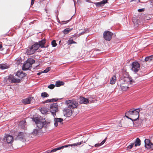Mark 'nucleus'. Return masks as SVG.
Masks as SVG:
<instances>
[{"label":"nucleus","mask_w":153,"mask_h":153,"mask_svg":"<svg viewBox=\"0 0 153 153\" xmlns=\"http://www.w3.org/2000/svg\"><path fill=\"white\" fill-rule=\"evenodd\" d=\"M140 111V108L136 109H131L125 113V117L132 120V121H136L139 119Z\"/></svg>","instance_id":"obj_1"},{"label":"nucleus","mask_w":153,"mask_h":153,"mask_svg":"<svg viewBox=\"0 0 153 153\" xmlns=\"http://www.w3.org/2000/svg\"><path fill=\"white\" fill-rule=\"evenodd\" d=\"M33 120L36 123L37 127L40 129L42 128L43 127H46L48 124L45 119H40L38 117H36L34 118Z\"/></svg>","instance_id":"obj_2"},{"label":"nucleus","mask_w":153,"mask_h":153,"mask_svg":"<svg viewBox=\"0 0 153 153\" xmlns=\"http://www.w3.org/2000/svg\"><path fill=\"white\" fill-rule=\"evenodd\" d=\"M35 61L31 58H28L25 63L22 67V69L24 71L29 70L30 68H31L32 65L34 63Z\"/></svg>","instance_id":"obj_3"},{"label":"nucleus","mask_w":153,"mask_h":153,"mask_svg":"<svg viewBox=\"0 0 153 153\" xmlns=\"http://www.w3.org/2000/svg\"><path fill=\"white\" fill-rule=\"evenodd\" d=\"M68 108L70 109L76 108L78 105V103L75 100H68L65 101Z\"/></svg>","instance_id":"obj_4"},{"label":"nucleus","mask_w":153,"mask_h":153,"mask_svg":"<svg viewBox=\"0 0 153 153\" xmlns=\"http://www.w3.org/2000/svg\"><path fill=\"white\" fill-rule=\"evenodd\" d=\"M58 105L56 103H53L50 105V110L54 117L56 116V112L58 111Z\"/></svg>","instance_id":"obj_5"},{"label":"nucleus","mask_w":153,"mask_h":153,"mask_svg":"<svg viewBox=\"0 0 153 153\" xmlns=\"http://www.w3.org/2000/svg\"><path fill=\"white\" fill-rule=\"evenodd\" d=\"M140 69V65L137 62H134L131 64V69L134 72L136 73Z\"/></svg>","instance_id":"obj_6"},{"label":"nucleus","mask_w":153,"mask_h":153,"mask_svg":"<svg viewBox=\"0 0 153 153\" xmlns=\"http://www.w3.org/2000/svg\"><path fill=\"white\" fill-rule=\"evenodd\" d=\"M113 35V33H112L108 31H105L103 33V38L106 40L110 41Z\"/></svg>","instance_id":"obj_7"},{"label":"nucleus","mask_w":153,"mask_h":153,"mask_svg":"<svg viewBox=\"0 0 153 153\" xmlns=\"http://www.w3.org/2000/svg\"><path fill=\"white\" fill-rule=\"evenodd\" d=\"M69 108L68 107L65 108L63 110L64 116L66 117H70L72 114V110Z\"/></svg>","instance_id":"obj_8"},{"label":"nucleus","mask_w":153,"mask_h":153,"mask_svg":"<svg viewBox=\"0 0 153 153\" xmlns=\"http://www.w3.org/2000/svg\"><path fill=\"white\" fill-rule=\"evenodd\" d=\"M25 134L22 132H20L17 135L16 137V139L22 140L25 138Z\"/></svg>","instance_id":"obj_9"},{"label":"nucleus","mask_w":153,"mask_h":153,"mask_svg":"<svg viewBox=\"0 0 153 153\" xmlns=\"http://www.w3.org/2000/svg\"><path fill=\"white\" fill-rule=\"evenodd\" d=\"M4 140H6L8 143H11L13 141V137L9 134H7L4 137Z\"/></svg>","instance_id":"obj_10"},{"label":"nucleus","mask_w":153,"mask_h":153,"mask_svg":"<svg viewBox=\"0 0 153 153\" xmlns=\"http://www.w3.org/2000/svg\"><path fill=\"white\" fill-rule=\"evenodd\" d=\"M46 40L44 39L42 40L39 41L38 44L39 45V47H41L42 48H47L48 47V45H47L46 46H44V45L45 44L46 42Z\"/></svg>","instance_id":"obj_11"},{"label":"nucleus","mask_w":153,"mask_h":153,"mask_svg":"<svg viewBox=\"0 0 153 153\" xmlns=\"http://www.w3.org/2000/svg\"><path fill=\"white\" fill-rule=\"evenodd\" d=\"M63 120L62 118H55L54 119V124L55 126H57L58 125V123H61Z\"/></svg>","instance_id":"obj_12"},{"label":"nucleus","mask_w":153,"mask_h":153,"mask_svg":"<svg viewBox=\"0 0 153 153\" xmlns=\"http://www.w3.org/2000/svg\"><path fill=\"white\" fill-rule=\"evenodd\" d=\"M107 3V0H103L100 2L94 3V4L96 5L97 7H99L100 6H103L105 3Z\"/></svg>","instance_id":"obj_13"},{"label":"nucleus","mask_w":153,"mask_h":153,"mask_svg":"<svg viewBox=\"0 0 153 153\" xmlns=\"http://www.w3.org/2000/svg\"><path fill=\"white\" fill-rule=\"evenodd\" d=\"M79 100V103L81 104H87L88 102V100L83 97H80Z\"/></svg>","instance_id":"obj_14"},{"label":"nucleus","mask_w":153,"mask_h":153,"mask_svg":"<svg viewBox=\"0 0 153 153\" xmlns=\"http://www.w3.org/2000/svg\"><path fill=\"white\" fill-rule=\"evenodd\" d=\"M124 80L125 83H126L128 84H131L132 83V79L129 77H125L124 78Z\"/></svg>","instance_id":"obj_15"},{"label":"nucleus","mask_w":153,"mask_h":153,"mask_svg":"<svg viewBox=\"0 0 153 153\" xmlns=\"http://www.w3.org/2000/svg\"><path fill=\"white\" fill-rule=\"evenodd\" d=\"M34 51L33 50V48L31 46L29 48H28L27 50L26 53L28 55H31L35 53Z\"/></svg>","instance_id":"obj_16"},{"label":"nucleus","mask_w":153,"mask_h":153,"mask_svg":"<svg viewBox=\"0 0 153 153\" xmlns=\"http://www.w3.org/2000/svg\"><path fill=\"white\" fill-rule=\"evenodd\" d=\"M13 77V75L10 74L4 78V81L7 83L8 82L11 83V80L12 79Z\"/></svg>","instance_id":"obj_17"},{"label":"nucleus","mask_w":153,"mask_h":153,"mask_svg":"<svg viewBox=\"0 0 153 153\" xmlns=\"http://www.w3.org/2000/svg\"><path fill=\"white\" fill-rule=\"evenodd\" d=\"M16 76L22 79L26 76V74L23 73L22 72L18 71L16 73Z\"/></svg>","instance_id":"obj_18"},{"label":"nucleus","mask_w":153,"mask_h":153,"mask_svg":"<svg viewBox=\"0 0 153 153\" xmlns=\"http://www.w3.org/2000/svg\"><path fill=\"white\" fill-rule=\"evenodd\" d=\"M35 52L39 48V45L38 43L36 42L35 44L31 46Z\"/></svg>","instance_id":"obj_19"},{"label":"nucleus","mask_w":153,"mask_h":153,"mask_svg":"<svg viewBox=\"0 0 153 153\" xmlns=\"http://www.w3.org/2000/svg\"><path fill=\"white\" fill-rule=\"evenodd\" d=\"M31 100V98H28L23 100L22 101L24 104H27L30 103Z\"/></svg>","instance_id":"obj_20"},{"label":"nucleus","mask_w":153,"mask_h":153,"mask_svg":"<svg viewBox=\"0 0 153 153\" xmlns=\"http://www.w3.org/2000/svg\"><path fill=\"white\" fill-rule=\"evenodd\" d=\"M151 143L150 142V140L148 139H146L145 140V146L146 148H148Z\"/></svg>","instance_id":"obj_21"},{"label":"nucleus","mask_w":153,"mask_h":153,"mask_svg":"<svg viewBox=\"0 0 153 153\" xmlns=\"http://www.w3.org/2000/svg\"><path fill=\"white\" fill-rule=\"evenodd\" d=\"M9 66L8 65L4 64H0V68L2 69H5L8 68Z\"/></svg>","instance_id":"obj_22"},{"label":"nucleus","mask_w":153,"mask_h":153,"mask_svg":"<svg viewBox=\"0 0 153 153\" xmlns=\"http://www.w3.org/2000/svg\"><path fill=\"white\" fill-rule=\"evenodd\" d=\"M68 45H69L72 44H76L77 42L73 41L72 38H70L67 42Z\"/></svg>","instance_id":"obj_23"},{"label":"nucleus","mask_w":153,"mask_h":153,"mask_svg":"<svg viewBox=\"0 0 153 153\" xmlns=\"http://www.w3.org/2000/svg\"><path fill=\"white\" fill-rule=\"evenodd\" d=\"M40 111L42 114H45L47 113L48 110L46 108L43 107L41 108Z\"/></svg>","instance_id":"obj_24"},{"label":"nucleus","mask_w":153,"mask_h":153,"mask_svg":"<svg viewBox=\"0 0 153 153\" xmlns=\"http://www.w3.org/2000/svg\"><path fill=\"white\" fill-rule=\"evenodd\" d=\"M120 87L121 90L123 91H125L127 90L129 87L128 86L126 85L125 84L121 85Z\"/></svg>","instance_id":"obj_25"},{"label":"nucleus","mask_w":153,"mask_h":153,"mask_svg":"<svg viewBox=\"0 0 153 153\" xmlns=\"http://www.w3.org/2000/svg\"><path fill=\"white\" fill-rule=\"evenodd\" d=\"M58 100L57 98H53L52 99H49L46 100L45 103L51 102H56Z\"/></svg>","instance_id":"obj_26"},{"label":"nucleus","mask_w":153,"mask_h":153,"mask_svg":"<svg viewBox=\"0 0 153 153\" xmlns=\"http://www.w3.org/2000/svg\"><path fill=\"white\" fill-rule=\"evenodd\" d=\"M116 77L115 76H113L110 80V83L111 84H114L116 82Z\"/></svg>","instance_id":"obj_27"},{"label":"nucleus","mask_w":153,"mask_h":153,"mask_svg":"<svg viewBox=\"0 0 153 153\" xmlns=\"http://www.w3.org/2000/svg\"><path fill=\"white\" fill-rule=\"evenodd\" d=\"M20 80L19 79H16L14 78L13 76L12 79L11 80V83H16V82L19 83L20 82Z\"/></svg>","instance_id":"obj_28"},{"label":"nucleus","mask_w":153,"mask_h":153,"mask_svg":"<svg viewBox=\"0 0 153 153\" xmlns=\"http://www.w3.org/2000/svg\"><path fill=\"white\" fill-rule=\"evenodd\" d=\"M153 59V55L148 56L145 58V60L146 62L150 61Z\"/></svg>","instance_id":"obj_29"},{"label":"nucleus","mask_w":153,"mask_h":153,"mask_svg":"<svg viewBox=\"0 0 153 153\" xmlns=\"http://www.w3.org/2000/svg\"><path fill=\"white\" fill-rule=\"evenodd\" d=\"M72 29L70 28H67L65 29L63 31V32L64 34H66L68 33L72 30Z\"/></svg>","instance_id":"obj_30"},{"label":"nucleus","mask_w":153,"mask_h":153,"mask_svg":"<svg viewBox=\"0 0 153 153\" xmlns=\"http://www.w3.org/2000/svg\"><path fill=\"white\" fill-rule=\"evenodd\" d=\"M64 84V82H63L58 81L56 83V86L57 87H59L61 85H63Z\"/></svg>","instance_id":"obj_31"},{"label":"nucleus","mask_w":153,"mask_h":153,"mask_svg":"<svg viewBox=\"0 0 153 153\" xmlns=\"http://www.w3.org/2000/svg\"><path fill=\"white\" fill-rule=\"evenodd\" d=\"M135 146H139L140 145V140L138 138H137L135 142Z\"/></svg>","instance_id":"obj_32"},{"label":"nucleus","mask_w":153,"mask_h":153,"mask_svg":"<svg viewBox=\"0 0 153 153\" xmlns=\"http://www.w3.org/2000/svg\"><path fill=\"white\" fill-rule=\"evenodd\" d=\"M41 96L42 97H47L49 96V95L47 94V92H44L41 94Z\"/></svg>","instance_id":"obj_33"},{"label":"nucleus","mask_w":153,"mask_h":153,"mask_svg":"<svg viewBox=\"0 0 153 153\" xmlns=\"http://www.w3.org/2000/svg\"><path fill=\"white\" fill-rule=\"evenodd\" d=\"M132 22L134 25H137L139 22V20L135 18H133L132 19Z\"/></svg>","instance_id":"obj_34"},{"label":"nucleus","mask_w":153,"mask_h":153,"mask_svg":"<svg viewBox=\"0 0 153 153\" xmlns=\"http://www.w3.org/2000/svg\"><path fill=\"white\" fill-rule=\"evenodd\" d=\"M73 146H74L73 144H68V145H65L64 146H62L61 147H60V148H61V149H63L65 148L68 147L69 146L72 147Z\"/></svg>","instance_id":"obj_35"},{"label":"nucleus","mask_w":153,"mask_h":153,"mask_svg":"<svg viewBox=\"0 0 153 153\" xmlns=\"http://www.w3.org/2000/svg\"><path fill=\"white\" fill-rule=\"evenodd\" d=\"M85 142H84L83 141H81V142H79L78 143H75L73 144L74 146H77L78 145H80L82 143H85Z\"/></svg>","instance_id":"obj_36"},{"label":"nucleus","mask_w":153,"mask_h":153,"mask_svg":"<svg viewBox=\"0 0 153 153\" xmlns=\"http://www.w3.org/2000/svg\"><path fill=\"white\" fill-rule=\"evenodd\" d=\"M88 31H89V30L88 29H85V30H84L81 33H79V35H82L85 33H87L88 32Z\"/></svg>","instance_id":"obj_37"},{"label":"nucleus","mask_w":153,"mask_h":153,"mask_svg":"<svg viewBox=\"0 0 153 153\" xmlns=\"http://www.w3.org/2000/svg\"><path fill=\"white\" fill-rule=\"evenodd\" d=\"M38 133V130L37 129H34L32 133V134L34 135H37Z\"/></svg>","instance_id":"obj_38"},{"label":"nucleus","mask_w":153,"mask_h":153,"mask_svg":"<svg viewBox=\"0 0 153 153\" xmlns=\"http://www.w3.org/2000/svg\"><path fill=\"white\" fill-rule=\"evenodd\" d=\"M51 45L53 47H55L56 46L57 44L56 43V41L55 40H53L52 41Z\"/></svg>","instance_id":"obj_39"},{"label":"nucleus","mask_w":153,"mask_h":153,"mask_svg":"<svg viewBox=\"0 0 153 153\" xmlns=\"http://www.w3.org/2000/svg\"><path fill=\"white\" fill-rule=\"evenodd\" d=\"M134 145V143H131V144L129 146H128L127 147V149H131L133 146Z\"/></svg>","instance_id":"obj_40"},{"label":"nucleus","mask_w":153,"mask_h":153,"mask_svg":"<svg viewBox=\"0 0 153 153\" xmlns=\"http://www.w3.org/2000/svg\"><path fill=\"white\" fill-rule=\"evenodd\" d=\"M60 149H61V148H60V147H58L57 148H55L51 150V152H53L56 151L57 150H59Z\"/></svg>","instance_id":"obj_41"},{"label":"nucleus","mask_w":153,"mask_h":153,"mask_svg":"<svg viewBox=\"0 0 153 153\" xmlns=\"http://www.w3.org/2000/svg\"><path fill=\"white\" fill-rule=\"evenodd\" d=\"M50 69L51 68L50 67H48L45 70L42 71L43 73H46L48 72Z\"/></svg>","instance_id":"obj_42"},{"label":"nucleus","mask_w":153,"mask_h":153,"mask_svg":"<svg viewBox=\"0 0 153 153\" xmlns=\"http://www.w3.org/2000/svg\"><path fill=\"white\" fill-rule=\"evenodd\" d=\"M55 87V85H54L53 84H51V85H49L48 86V88H50V89H53Z\"/></svg>","instance_id":"obj_43"},{"label":"nucleus","mask_w":153,"mask_h":153,"mask_svg":"<svg viewBox=\"0 0 153 153\" xmlns=\"http://www.w3.org/2000/svg\"><path fill=\"white\" fill-rule=\"evenodd\" d=\"M107 139V137L105 138V139L103 140L100 143V145L101 146L105 142L106 140Z\"/></svg>","instance_id":"obj_44"},{"label":"nucleus","mask_w":153,"mask_h":153,"mask_svg":"<svg viewBox=\"0 0 153 153\" xmlns=\"http://www.w3.org/2000/svg\"><path fill=\"white\" fill-rule=\"evenodd\" d=\"M149 147L148 148H150L152 149H153V144L151 143Z\"/></svg>","instance_id":"obj_45"},{"label":"nucleus","mask_w":153,"mask_h":153,"mask_svg":"<svg viewBox=\"0 0 153 153\" xmlns=\"http://www.w3.org/2000/svg\"><path fill=\"white\" fill-rule=\"evenodd\" d=\"M144 10V9H139L138 10V11L139 12H142Z\"/></svg>","instance_id":"obj_46"},{"label":"nucleus","mask_w":153,"mask_h":153,"mask_svg":"<svg viewBox=\"0 0 153 153\" xmlns=\"http://www.w3.org/2000/svg\"><path fill=\"white\" fill-rule=\"evenodd\" d=\"M101 145H100V143H97V144H95V145H94V146L95 147H97V146H101Z\"/></svg>","instance_id":"obj_47"},{"label":"nucleus","mask_w":153,"mask_h":153,"mask_svg":"<svg viewBox=\"0 0 153 153\" xmlns=\"http://www.w3.org/2000/svg\"><path fill=\"white\" fill-rule=\"evenodd\" d=\"M35 0H31V6L33 5L34 4V2Z\"/></svg>","instance_id":"obj_48"},{"label":"nucleus","mask_w":153,"mask_h":153,"mask_svg":"<svg viewBox=\"0 0 153 153\" xmlns=\"http://www.w3.org/2000/svg\"><path fill=\"white\" fill-rule=\"evenodd\" d=\"M43 71L42 72H39L37 74L38 75H40L42 73H43Z\"/></svg>","instance_id":"obj_49"},{"label":"nucleus","mask_w":153,"mask_h":153,"mask_svg":"<svg viewBox=\"0 0 153 153\" xmlns=\"http://www.w3.org/2000/svg\"><path fill=\"white\" fill-rule=\"evenodd\" d=\"M86 1L88 2L91 3H93V2L91 1L90 0H87Z\"/></svg>","instance_id":"obj_50"},{"label":"nucleus","mask_w":153,"mask_h":153,"mask_svg":"<svg viewBox=\"0 0 153 153\" xmlns=\"http://www.w3.org/2000/svg\"><path fill=\"white\" fill-rule=\"evenodd\" d=\"M98 50H96V51H93V53H97V51H98Z\"/></svg>","instance_id":"obj_51"},{"label":"nucleus","mask_w":153,"mask_h":153,"mask_svg":"<svg viewBox=\"0 0 153 153\" xmlns=\"http://www.w3.org/2000/svg\"><path fill=\"white\" fill-rule=\"evenodd\" d=\"M2 47V45L1 44L0 45V49Z\"/></svg>","instance_id":"obj_52"},{"label":"nucleus","mask_w":153,"mask_h":153,"mask_svg":"<svg viewBox=\"0 0 153 153\" xmlns=\"http://www.w3.org/2000/svg\"><path fill=\"white\" fill-rule=\"evenodd\" d=\"M62 22H66V23H65V24H66V23H67V22H69V21H62Z\"/></svg>","instance_id":"obj_53"},{"label":"nucleus","mask_w":153,"mask_h":153,"mask_svg":"<svg viewBox=\"0 0 153 153\" xmlns=\"http://www.w3.org/2000/svg\"><path fill=\"white\" fill-rule=\"evenodd\" d=\"M73 1H74V5H75V1L74 0H73Z\"/></svg>","instance_id":"obj_54"},{"label":"nucleus","mask_w":153,"mask_h":153,"mask_svg":"<svg viewBox=\"0 0 153 153\" xmlns=\"http://www.w3.org/2000/svg\"><path fill=\"white\" fill-rule=\"evenodd\" d=\"M61 42V40H60V41H59V44H60V43Z\"/></svg>","instance_id":"obj_55"}]
</instances>
